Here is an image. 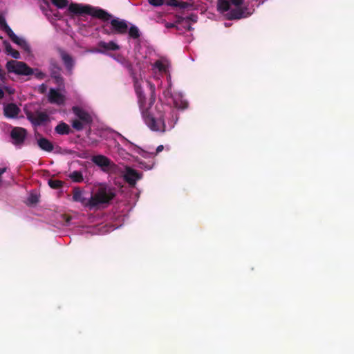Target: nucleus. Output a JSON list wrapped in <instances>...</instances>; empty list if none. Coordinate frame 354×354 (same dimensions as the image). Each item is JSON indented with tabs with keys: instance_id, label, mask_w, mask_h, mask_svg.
Returning <instances> with one entry per match:
<instances>
[{
	"instance_id": "nucleus-1",
	"label": "nucleus",
	"mask_w": 354,
	"mask_h": 354,
	"mask_svg": "<svg viewBox=\"0 0 354 354\" xmlns=\"http://www.w3.org/2000/svg\"><path fill=\"white\" fill-rule=\"evenodd\" d=\"M122 64L127 69L129 74L133 79L138 102L141 111L142 118L147 127L153 131L165 132L166 124L165 122V110L162 104H156L154 109L152 105L155 102V96L151 95L149 104L146 106L145 96L141 87L142 75L138 73L132 63L124 59Z\"/></svg>"
},
{
	"instance_id": "nucleus-2",
	"label": "nucleus",
	"mask_w": 354,
	"mask_h": 354,
	"mask_svg": "<svg viewBox=\"0 0 354 354\" xmlns=\"http://www.w3.org/2000/svg\"><path fill=\"white\" fill-rule=\"evenodd\" d=\"M115 196L114 189L100 186L96 192L90 198L85 196V192L79 187L73 189V201L79 202L84 207L90 210L98 207L100 205L109 204Z\"/></svg>"
},
{
	"instance_id": "nucleus-3",
	"label": "nucleus",
	"mask_w": 354,
	"mask_h": 354,
	"mask_svg": "<svg viewBox=\"0 0 354 354\" xmlns=\"http://www.w3.org/2000/svg\"><path fill=\"white\" fill-rule=\"evenodd\" d=\"M68 10L70 12L75 15H89L104 22L109 21L112 18V15L106 10L90 5L82 6L72 3L69 5Z\"/></svg>"
},
{
	"instance_id": "nucleus-4",
	"label": "nucleus",
	"mask_w": 354,
	"mask_h": 354,
	"mask_svg": "<svg viewBox=\"0 0 354 354\" xmlns=\"http://www.w3.org/2000/svg\"><path fill=\"white\" fill-rule=\"evenodd\" d=\"M24 113L27 119L34 127L46 126L50 122L48 114L39 109L31 111L26 107L24 108Z\"/></svg>"
},
{
	"instance_id": "nucleus-5",
	"label": "nucleus",
	"mask_w": 354,
	"mask_h": 354,
	"mask_svg": "<svg viewBox=\"0 0 354 354\" xmlns=\"http://www.w3.org/2000/svg\"><path fill=\"white\" fill-rule=\"evenodd\" d=\"M8 73H13L19 75H30L32 73V68L24 62L10 60L6 65Z\"/></svg>"
},
{
	"instance_id": "nucleus-6",
	"label": "nucleus",
	"mask_w": 354,
	"mask_h": 354,
	"mask_svg": "<svg viewBox=\"0 0 354 354\" xmlns=\"http://www.w3.org/2000/svg\"><path fill=\"white\" fill-rule=\"evenodd\" d=\"M57 51L59 53V55L63 62L66 71L68 73L71 74L75 65V61L74 58L62 48H57Z\"/></svg>"
},
{
	"instance_id": "nucleus-7",
	"label": "nucleus",
	"mask_w": 354,
	"mask_h": 354,
	"mask_svg": "<svg viewBox=\"0 0 354 354\" xmlns=\"http://www.w3.org/2000/svg\"><path fill=\"white\" fill-rule=\"evenodd\" d=\"M27 136V130L22 127H14L10 132V137L15 145L21 146Z\"/></svg>"
},
{
	"instance_id": "nucleus-8",
	"label": "nucleus",
	"mask_w": 354,
	"mask_h": 354,
	"mask_svg": "<svg viewBox=\"0 0 354 354\" xmlns=\"http://www.w3.org/2000/svg\"><path fill=\"white\" fill-rule=\"evenodd\" d=\"M48 100L50 104L63 105L65 103L66 97L58 90L51 88L48 95Z\"/></svg>"
},
{
	"instance_id": "nucleus-9",
	"label": "nucleus",
	"mask_w": 354,
	"mask_h": 354,
	"mask_svg": "<svg viewBox=\"0 0 354 354\" xmlns=\"http://www.w3.org/2000/svg\"><path fill=\"white\" fill-rule=\"evenodd\" d=\"M110 24L113 26L115 34L123 35L127 32L128 25L123 19H113L111 20Z\"/></svg>"
},
{
	"instance_id": "nucleus-10",
	"label": "nucleus",
	"mask_w": 354,
	"mask_h": 354,
	"mask_svg": "<svg viewBox=\"0 0 354 354\" xmlns=\"http://www.w3.org/2000/svg\"><path fill=\"white\" fill-rule=\"evenodd\" d=\"M73 113L78 118V120L83 122L84 124H90L93 122L91 115L84 109L75 106L73 108Z\"/></svg>"
},
{
	"instance_id": "nucleus-11",
	"label": "nucleus",
	"mask_w": 354,
	"mask_h": 354,
	"mask_svg": "<svg viewBox=\"0 0 354 354\" xmlns=\"http://www.w3.org/2000/svg\"><path fill=\"white\" fill-rule=\"evenodd\" d=\"M19 112L20 109L14 103L8 104L3 108L4 115L8 118L17 117Z\"/></svg>"
},
{
	"instance_id": "nucleus-12",
	"label": "nucleus",
	"mask_w": 354,
	"mask_h": 354,
	"mask_svg": "<svg viewBox=\"0 0 354 354\" xmlns=\"http://www.w3.org/2000/svg\"><path fill=\"white\" fill-rule=\"evenodd\" d=\"M140 178V176L136 170L130 167L127 169L124 174V179L130 185H135L137 180Z\"/></svg>"
},
{
	"instance_id": "nucleus-13",
	"label": "nucleus",
	"mask_w": 354,
	"mask_h": 354,
	"mask_svg": "<svg viewBox=\"0 0 354 354\" xmlns=\"http://www.w3.org/2000/svg\"><path fill=\"white\" fill-rule=\"evenodd\" d=\"M92 161L97 166L102 167L103 170L108 168L111 165V161L107 157L103 155L94 156L92 158Z\"/></svg>"
},
{
	"instance_id": "nucleus-14",
	"label": "nucleus",
	"mask_w": 354,
	"mask_h": 354,
	"mask_svg": "<svg viewBox=\"0 0 354 354\" xmlns=\"http://www.w3.org/2000/svg\"><path fill=\"white\" fill-rule=\"evenodd\" d=\"M98 47L100 49H97V52L100 53H104L106 50H117L120 49V46L112 41L109 42L101 41L98 43Z\"/></svg>"
},
{
	"instance_id": "nucleus-15",
	"label": "nucleus",
	"mask_w": 354,
	"mask_h": 354,
	"mask_svg": "<svg viewBox=\"0 0 354 354\" xmlns=\"http://www.w3.org/2000/svg\"><path fill=\"white\" fill-rule=\"evenodd\" d=\"M37 144L41 149L47 152H51L54 149L53 143L45 138H39L37 140Z\"/></svg>"
},
{
	"instance_id": "nucleus-16",
	"label": "nucleus",
	"mask_w": 354,
	"mask_h": 354,
	"mask_svg": "<svg viewBox=\"0 0 354 354\" xmlns=\"http://www.w3.org/2000/svg\"><path fill=\"white\" fill-rule=\"evenodd\" d=\"M243 10L241 7H236V8L230 10L227 14V19L230 20L240 19L243 17Z\"/></svg>"
},
{
	"instance_id": "nucleus-17",
	"label": "nucleus",
	"mask_w": 354,
	"mask_h": 354,
	"mask_svg": "<svg viewBox=\"0 0 354 354\" xmlns=\"http://www.w3.org/2000/svg\"><path fill=\"white\" fill-rule=\"evenodd\" d=\"M48 69H49L51 77L61 74L62 68H61L60 66L59 65V64L57 63V62L54 59H51L50 60Z\"/></svg>"
},
{
	"instance_id": "nucleus-18",
	"label": "nucleus",
	"mask_w": 354,
	"mask_h": 354,
	"mask_svg": "<svg viewBox=\"0 0 354 354\" xmlns=\"http://www.w3.org/2000/svg\"><path fill=\"white\" fill-rule=\"evenodd\" d=\"M55 131L59 135H68L71 132V129L66 123L62 122L55 127Z\"/></svg>"
},
{
	"instance_id": "nucleus-19",
	"label": "nucleus",
	"mask_w": 354,
	"mask_h": 354,
	"mask_svg": "<svg viewBox=\"0 0 354 354\" xmlns=\"http://www.w3.org/2000/svg\"><path fill=\"white\" fill-rule=\"evenodd\" d=\"M3 44L5 46L6 53L7 54L10 55L15 59H19L20 57V54L19 51L13 49L8 41H4Z\"/></svg>"
},
{
	"instance_id": "nucleus-20",
	"label": "nucleus",
	"mask_w": 354,
	"mask_h": 354,
	"mask_svg": "<svg viewBox=\"0 0 354 354\" xmlns=\"http://www.w3.org/2000/svg\"><path fill=\"white\" fill-rule=\"evenodd\" d=\"M68 176L75 183H82L84 180L83 175L80 171H74L71 172Z\"/></svg>"
},
{
	"instance_id": "nucleus-21",
	"label": "nucleus",
	"mask_w": 354,
	"mask_h": 354,
	"mask_svg": "<svg viewBox=\"0 0 354 354\" xmlns=\"http://www.w3.org/2000/svg\"><path fill=\"white\" fill-rule=\"evenodd\" d=\"M218 9L222 12L230 10V1L227 0H220L218 3Z\"/></svg>"
},
{
	"instance_id": "nucleus-22",
	"label": "nucleus",
	"mask_w": 354,
	"mask_h": 354,
	"mask_svg": "<svg viewBox=\"0 0 354 354\" xmlns=\"http://www.w3.org/2000/svg\"><path fill=\"white\" fill-rule=\"evenodd\" d=\"M129 35L132 39H138L140 36L138 28L134 25L131 26L129 30Z\"/></svg>"
},
{
	"instance_id": "nucleus-23",
	"label": "nucleus",
	"mask_w": 354,
	"mask_h": 354,
	"mask_svg": "<svg viewBox=\"0 0 354 354\" xmlns=\"http://www.w3.org/2000/svg\"><path fill=\"white\" fill-rule=\"evenodd\" d=\"M170 119L168 121L169 129H172L178 120L177 113L172 110L169 112Z\"/></svg>"
},
{
	"instance_id": "nucleus-24",
	"label": "nucleus",
	"mask_w": 354,
	"mask_h": 354,
	"mask_svg": "<svg viewBox=\"0 0 354 354\" xmlns=\"http://www.w3.org/2000/svg\"><path fill=\"white\" fill-rule=\"evenodd\" d=\"M1 29H2L3 31L6 32V34L11 40L17 39V35L14 33V32L12 30V29L7 24H4V26L1 27Z\"/></svg>"
},
{
	"instance_id": "nucleus-25",
	"label": "nucleus",
	"mask_w": 354,
	"mask_h": 354,
	"mask_svg": "<svg viewBox=\"0 0 354 354\" xmlns=\"http://www.w3.org/2000/svg\"><path fill=\"white\" fill-rule=\"evenodd\" d=\"M48 185L53 189H59L63 186V182L59 180L50 179L48 180Z\"/></svg>"
},
{
	"instance_id": "nucleus-26",
	"label": "nucleus",
	"mask_w": 354,
	"mask_h": 354,
	"mask_svg": "<svg viewBox=\"0 0 354 354\" xmlns=\"http://www.w3.org/2000/svg\"><path fill=\"white\" fill-rule=\"evenodd\" d=\"M32 71L31 75H34L37 80H42L46 77V74L38 68H32Z\"/></svg>"
},
{
	"instance_id": "nucleus-27",
	"label": "nucleus",
	"mask_w": 354,
	"mask_h": 354,
	"mask_svg": "<svg viewBox=\"0 0 354 354\" xmlns=\"http://www.w3.org/2000/svg\"><path fill=\"white\" fill-rule=\"evenodd\" d=\"M102 31L104 34H106L107 35H115L113 26H109L108 24H105L102 26Z\"/></svg>"
},
{
	"instance_id": "nucleus-28",
	"label": "nucleus",
	"mask_w": 354,
	"mask_h": 354,
	"mask_svg": "<svg viewBox=\"0 0 354 354\" xmlns=\"http://www.w3.org/2000/svg\"><path fill=\"white\" fill-rule=\"evenodd\" d=\"M51 2L58 8H64L67 6V0H50Z\"/></svg>"
},
{
	"instance_id": "nucleus-29",
	"label": "nucleus",
	"mask_w": 354,
	"mask_h": 354,
	"mask_svg": "<svg viewBox=\"0 0 354 354\" xmlns=\"http://www.w3.org/2000/svg\"><path fill=\"white\" fill-rule=\"evenodd\" d=\"M85 124L79 120H74L72 122V127L77 131H82Z\"/></svg>"
},
{
	"instance_id": "nucleus-30",
	"label": "nucleus",
	"mask_w": 354,
	"mask_h": 354,
	"mask_svg": "<svg viewBox=\"0 0 354 354\" xmlns=\"http://www.w3.org/2000/svg\"><path fill=\"white\" fill-rule=\"evenodd\" d=\"M154 66L160 72H166L167 71L166 65L160 60H157L154 63Z\"/></svg>"
},
{
	"instance_id": "nucleus-31",
	"label": "nucleus",
	"mask_w": 354,
	"mask_h": 354,
	"mask_svg": "<svg viewBox=\"0 0 354 354\" xmlns=\"http://www.w3.org/2000/svg\"><path fill=\"white\" fill-rule=\"evenodd\" d=\"M52 78L55 80V82L59 86H61L64 85V78H63V77L62 76L61 74H59L58 75H55V76L53 77Z\"/></svg>"
},
{
	"instance_id": "nucleus-32",
	"label": "nucleus",
	"mask_w": 354,
	"mask_h": 354,
	"mask_svg": "<svg viewBox=\"0 0 354 354\" xmlns=\"http://www.w3.org/2000/svg\"><path fill=\"white\" fill-rule=\"evenodd\" d=\"M185 22H186L185 17L178 15L176 16V21L174 23L176 24L177 26L183 25Z\"/></svg>"
},
{
	"instance_id": "nucleus-33",
	"label": "nucleus",
	"mask_w": 354,
	"mask_h": 354,
	"mask_svg": "<svg viewBox=\"0 0 354 354\" xmlns=\"http://www.w3.org/2000/svg\"><path fill=\"white\" fill-rule=\"evenodd\" d=\"M149 3L156 7L163 5L164 0H148Z\"/></svg>"
},
{
	"instance_id": "nucleus-34",
	"label": "nucleus",
	"mask_w": 354,
	"mask_h": 354,
	"mask_svg": "<svg viewBox=\"0 0 354 354\" xmlns=\"http://www.w3.org/2000/svg\"><path fill=\"white\" fill-rule=\"evenodd\" d=\"M14 43H15L16 44L20 46H26L27 44L25 40L22 39H20L19 37L17 36V39H14V40H12Z\"/></svg>"
},
{
	"instance_id": "nucleus-35",
	"label": "nucleus",
	"mask_w": 354,
	"mask_h": 354,
	"mask_svg": "<svg viewBox=\"0 0 354 354\" xmlns=\"http://www.w3.org/2000/svg\"><path fill=\"white\" fill-rule=\"evenodd\" d=\"M185 19H186V22L188 21L189 23H190V21L194 22V23L197 21V16L196 15H193V14L185 17Z\"/></svg>"
},
{
	"instance_id": "nucleus-36",
	"label": "nucleus",
	"mask_w": 354,
	"mask_h": 354,
	"mask_svg": "<svg viewBox=\"0 0 354 354\" xmlns=\"http://www.w3.org/2000/svg\"><path fill=\"white\" fill-rule=\"evenodd\" d=\"M189 6H191V4L187 2L178 1V5L177 7L182 8V9H185V8H189Z\"/></svg>"
},
{
	"instance_id": "nucleus-37",
	"label": "nucleus",
	"mask_w": 354,
	"mask_h": 354,
	"mask_svg": "<svg viewBox=\"0 0 354 354\" xmlns=\"http://www.w3.org/2000/svg\"><path fill=\"white\" fill-rule=\"evenodd\" d=\"M230 3L235 6L236 7H241L243 3L244 0H230Z\"/></svg>"
},
{
	"instance_id": "nucleus-38",
	"label": "nucleus",
	"mask_w": 354,
	"mask_h": 354,
	"mask_svg": "<svg viewBox=\"0 0 354 354\" xmlns=\"http://www.w3.org/2000/svg\"><path fill=\"white\" fill-rule=\"evenodd\" d=\"M166 4L171 7H177L178 5V0H167Z\"/></svg>"
},
{
	"instance_id": "nucleus-39",
	"label": "nucleus",
	"mask_w": 354,
	"mask_h": 354,
	"mask_svg": "<svg viewBox=\"0 0 354 354\" xmlns=\"http://www.w3.org/2000/svg\"><path fill=\"white\" fill-rule=\"evenodd\" d=\"M165 26L167 28H175L176 30H179V26H177L175 23H169L165 22Z\"/></svg>"
},
{
	"instance_id": "nucleus-40",
	"label": "nucleus",
	"mask_w": 354,
	"mask_h": 354,
	"mask_svg": "<svg viewBox=\"0 0 354 354\" xmlns=\"http://www.w3.org/2000/svg\"><path fill=\"white\" fill-rule=\"evenodd\" d=\"M182 27H183L184 30L191 31V30H193V28L191 26L190 24L188 21L187 22H185L182 25Z\"/></svg>"
},
{
	"instance_id": "nucleus-41",
	"label": "nucleus",
	"mask_w": 354,
	"mask_h": 354,
	"mask_svg": "<svg viewBox=\"0 0 354 354\" xmlns=\"http://www.w3.org/2000/svg\"><path fill=\"white\" fill-rule=\"evenodd\" d=\"M29 201L30 203L32 204H35V203H37L38 202V197L37 195H33L32 194L30 197H29Z\"/></svg>"
},
{
	"instance_id": "nucleus-42",
	"label": "nucleus",
	"mask_w": 354,
	"mask_h": 354,
	"mask_svg": "<svg viewBox=\"0 0 354 354\" xmlns=\"http://www.w3.org/2000/svg\"><path fill=\"white\" fill-rule=\"evenodd\" d=\"M47 90V86L45 84H41L39 86V92L41 94H44L46 93Z\"/></svg>"
},
{
	"instance_id": "nucleus-43",
	"label": "nucleus",
	"mask_w": 354,
	"mask_h": 354,
	"mask_svg": "<svg viewBox=\"0 0 354 354\" xmlns=\"http://www.w3.org/2000/svg\"><path fill=\"white\" fill-rule=\"evenodd\" d=\"M6 21L5 19V17L0 14V28L4 26V24H6Z\"/></svg>"
},
{
	"instance_id": "nucleus-44",
	"label": "nucleus",
	"mask_w": 354,
	"mask_h": 354,
	"mask_svg": "<svg viewBox=\"0 0 354 354\" xmlns=\"http://www.w3.org/2000/svg\"><path fill=\"white\" fill-rule=\"evenodd\" d=\"M164 149V147L163 145H159L157 148H156V152L153 153L154 155H156L158 154V153L161 152Z\"/></svg>"
},
{
	"instance_id": "nucleus-45",
	"label": "nucleus",
	"mask_w": 354,
	"mask_h": 354,
	"mask_svg": "<svg viewBox=\"0 0 354 354\" xmlns=\"http://www.w3.org/2000/svg\"><path fill=\"white\" fill-rule=\"evenodd\" d=\"M4 97V92L0 88V100H1Z\"/></svg>"
},
{
	"instance_id": "nucleus-46",
	"label": "nucleus",
	"mask_w": 354,
	"mask_h": 354,
	"mask_svg": "<svg viewBox=\"0 0 354 354\" xmlns=\"http://www.w3.org/2000/svg\"><path fill=\"white\" fill-rule=\"evenodd\" d=\"M178 31L180 32V31H183V28L182 27V25H179V30H177Z\"/></svg>"
},
{
	"instance_id": "nucleus-47",
	"label": "nucleus",
	"mask_w": 354,
	"mask_h": 354,
	"mask_svg": "<svg viewBox=\"0 0 354 354\" xmlns=\"http://www.w3.org/2000/svg\"><path fill=\"white\" fill-rule=\"evenodd\" d=\"M71 217H69V216H68V217L66 218V223H69V221H71Z\"/></svg>"
},
{
	"instance_id": "nucleus-48",
	"label": "nucleus",
	"mask_w": 354,
	"mask_h": 354,
	"mask_svg": "<svg viewBox=\"0 0 354 354\" xmlns=\"http://www.w3.org/2000/svg\"><path fill=\"white\" fill-rule=\"evenodd\" d=\"M187 106V104L185 103V106H182V109H185Z\"/></svg>"
},
{
	"instance_id": "nucleus-49",
	"label": "nucleus",
	"mask_w": 354,
	"mask_h": 354,
	"mask_svg": "<svg viewBox=\"0 0 354 354\" xmlns=\"http://www.w3.org/2000/svg\"><path fill=\"white\" fill-rule=\"evenodd\" d=\"M136 66H137V67H138V68H139V69H140V66H139V64H138H138H136Z\"/></svg>"
}]
</instances>
